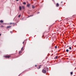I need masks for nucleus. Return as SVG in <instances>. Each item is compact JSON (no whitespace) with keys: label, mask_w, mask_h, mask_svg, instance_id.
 <instances>
[{"label":"nucleus","mask_w":76,"mask_h":76,"mask_svg":"<svg viewBox=\"0 0 76 76\" xmlns=\"http://www.w3.org/2000/svg\"><path fill=\"white\" fill-rule=\"evenodd\" d=\"M24 8H25V7L24 6H22L21 7V6H20L19 7L20 10H22V9H24Z\"/></svg>","instance_id":"nucleus-1"},{"label":"nucleus","mask_w":76,"mask_h":76,"mask_svg":"<svg viewBox=\"0 0 76 76\" xmlns=\"http://www.w3.org/2000/svg\"><path fill=\"white\" fill-rule=\"evenodd\" d=\"M42 72L44 73H45L46 72V71L45 70V69L44 68L42 70Z\"/></svg>","instance_id":"nucleus-2"},{"label":"nucleus","mask_w":76,"mask_h":76,"mask_svg":"<svg viewBox=\"0 0 76 76\" xmlns=\"http://www.w3.org/2000/svg\"><path fill=\"white\" fill-rule=\"evenodd\" d=\"M4 57L5 58H9L10 57V56H4Z\"/></svg>","instance_id":"nucleus-3"},{"label":"nucleus","mask_w":76,"mask_h":76,"mask_svg":"<svg viewBox=\"0 0 76 76\" xmlns=\"http://www.w3.org/2000/svg\"><path fill=\"white\" fill-rule=\"evenodd\" d=\"M56 7H58V6H59V4H58V3H57L56 4Z\"/></svg>","instance_id":"nucleus-4"},{"label":"nucleus","mask_w":76,"mask_h":76,"mask_svg":"<svg viewBox=\"0 0 76 76\" xmlns=\"http://www.w3.org/2000/svg\"><path fill=\"white\" fill-rule=\"evenodd\" d=\"M0 23H3V20H1L0 21Z\"/></svg>","instance_id":"nucleus-5"},{"label":"nucleus","mask_w":76,"mask_h":76,"mask_svg":"<svg viewBox=\"0 0 76 76\" xmlns=\"http://www.w3.org/2000/svg\"><path fill=\"white\" fill-rule=\"evenodd\" d=\"M41 66H39L38 67H37V69H40V68H41Z\"/></svg>","instance_id":"nucleus-6"},{"label":"nucleus","mask_w":76,"mask_h":76,"mask_svg":"<svg viewBox=\"0 0 76 76\" xmlns=\"http://www.w3.org/2000/svg\"><path fill=\"white\" fill-rule=\"evenodd\" d=\"M29 6H30V4H27V7H29Z\"/></svg>","instance_id":"nucleus-7"},{"label":"nucleus","mask_w":76,"mask_h":76,"mask_svg":"<svg viewBox=\"0 0 76 76\" xmlns=\"http://www.w3.org/2000/svg\"><path fill=\"white\" fill-rule=\"evenodd\" d=\"M69 50H72V48H71L70 47H69Z\"/></svg>","instance_id":"nucleus-8"},{"label":"nucleus","mask_w":76,"mask_h":76,"mask_svg":"<svg viewBox=\"0 0 76 76\" xmlns=\"http://www.w3.org/2000/svg\"><path fill=\"white\" fill-rule=\"evenodd\" d=\"M32 8H34V7H35V6H34L32 5Z\"/></svg>","instance_id":"nucleus-9"},{"label":"nucleus","mask_w":76,"mask_h":76,"mask_svg":"<svg viewBox=\"0 0 76 76\" xmlns=\"http://www.w3.org/2000/svg\"><path fill=\"white\" fill-rule=\"evenodd\" d=\"M66 52H69V50L67 49V50H66Z\"/></svg>","instance_id":"nucleus-10"},{"label":"nucleus","mask_w":76,"mask_h":76,"mask_svg":"<svg viewBox=\"0 0 76 76\" xmlns=\"http://www.w3.org/2000/svg\"><path fill=\"white\" fill-rule=\"evenodd\" d=\"M26 4V2H23V4H24V5Z\"/></svg>","instance_id":"nucleus-11"},{"label":"nucleus","mask_w":76,"mask_h":76,"mask_svg":"<svg viewBox=\"0 0 76 76\" xmlns=\"http://www.w3.org/2000/svg\"><path fill=\"white\" fill-rule=\"evenodd\" d=\"M10 28V26H8L7 27V28Z\"/></svg>","instance_id":"nucleus-12"},{"label":"nucleus","mask_w":76,"mask_h":76,"mask_svg":"<svg viewBox=\"0 0 76 76\" xmlns=\"http://www.w3.org/2000/svg\"><path fill=\"white\" fill-rule=\"evenodd\" d=\"M22 53V51H19V53Z\"/></svg>","instance_id":"nucleus-13"},{"label":"nucleus","mask_w":76,"mask_h":76,"mask_svg":"<svg viewBox=\"0 0 76 76\" xmlns=\"http://www.w3.org/2000/svg\"><path fill=\"white\" fill-rule=\"evenodd\" d=\"M71 75H73V72H71Z\"/></svg>","instance_id":"nucleus-14"},{"label":"nucleus","mask_w":76,"mask_h":76,"mask_svg":"<svg viewBox=\"0 0 76 76\" xmlns=\"http://www.w3.org/2000/svg\"><path fill=\"white\" fill-rule=\"evenodd\" d=\"M1 28H3V25H1Z\"/></svg>","instance_id":"nucleus-15"},{"label":"nucleus","mask_w":76,"mask_h":76,"mask_svg":"<svg viewBox=\"0 0 76 76\" xmlns=\"http://www.w3.org/2000/svg\"><path fill=\"white\" fill-rule=\"evenodd\" d=\"M20 16H21L20 15H19L18 16V18H20Z\"/></svg>","instance_id":"nucleus-16"},{"label":"nucleus","mask_w":76,"mask_h":76,"mask_svg":"<svg viewBox=\"0 0 76 76\" xmlns=\"http://www.w3.org/2000/svg\"><path fill=\"white\" fill-rule=\"evenodd\" d=\"M12 25L13 26H14L15 25V24L12 23Z\"/></svg>","instance_id":"nucleus-17"},{"label":"nucleus","mask_w":76,"mask_h":76,"mask_svg":"<svg viewBox=\"0 0 76 76\" xmlns=\"http://www.w3.org/2000/svg\"><path fill=\"white\" fill-rule=\"evenodd\" d=\"M55 48H57V47L56 46H55Z\"/></svg>","instance_id":"nucleus-18"},{"label":"nucleus","mask_w":76,"mask_h":76,"mask_svg":"<svg viewBox=\"0 0 76 76\" xmlns=\"http://www.w3.org/2000/svg\"><path fill=\"white\" fill-rule=\"evenodd\" d=\"M21 50H23V48H21Z\"/></svg>","instance_id":"nucleus-19"},{"label":"nucleus","mask_w":76,"mask_h":76,"mask_svg":"<svg viewBox=\"0 0 76 76\" xmlns=\"http://www.w3.org/2000/svg\"><path fill=\"white\" fill-rule=\"evenodd\" d=\"M56 58H57V56H56Z\"/></svg>","instance_id":"nucleus-20"},{"label":"nucleus","mask_w":76,"mask_h":76,"mask_svg":"<svg viewBox=\"0 0 76 76\" xmlns=\"http://www.w3.org/2000/svg\"><path fill=\"white\" fill-rule=\"evenodd\" d=\"M4 24H6V23H3V25H4Z\"/></svg>","instance_id":"nucleus-21"},{"label":"nucleus","mask_w":76,"mask_h":76,"mask_svg":"<svg viewBox=\"0 0 76 76\" xmlns=\"http://www.w3.org/2000/svg\"><path fill=\"white\" fill-rule=\"evenodd\" d=\"M16 1H19V0H16Z\"/></svg>","instance_id":"nucleus-22"},{"label":"nucleus","mask_w":76,"mask_h":76,"mask_svg":"<svg viewBox=\"0 0 76 76\" xmlns=\"http://www.w3.org/2000/svg\"><path fill=\"white\" fill-rule=\"evenodd\" d=\"M61 3H63V2L62 1V2H61Z\"/></svg>","instance_id":"nucleus-23"},{"label":"nucleus","mask_w":76,"mask_h":76,"mask_svg":"<svg viewBox=\"0 0 76 76\" xmlns=\"http://www.w3.org/2000/svg\"><path fill=\"white\" fill-rule=\"evenodd\" d=\"M0 36H1V34H0Z\"/></svg>","instance_id":"nucleus-24"},{"label":"nucleus","mask_w":76,"mask_h":76,"mask_svg":"<svg viewBox=\"0 0 76 76\" xmlns=\"http://www.w3.org/2000/svg\"><path fill=\"white\" fill-rule=\"evenodd\" d=\"M10 32H11V33H12V31H11Z\"/></svg>","instance_id":"nucleus-25"},{"label":"nucleus","mask_w":76,"mask_h":76,"mask_svg":"<svg viewBox=\"0 0 76 76\" xmlns=\"http://www.w3.org/2000/svg\"><path fill=\"white\" fill-rule=\"evenodd\" d=\"M24 43V42H23V44Z\"/></svg>","instance_id":"nucleus-26"},{"label":"nucleus","mask_w":76,"mask_h":76,"mask_svg":"<svg viewBox=\"0 0 76 76\" xmlns=\"http://www.w3.org/2000/svg\"><path fill=\"white\" fill-rule=\"evenodd\" d=\"M10 24H12V23H10Z\"/></svg>","instance_id":"nucleus-27"},{"label":"nucleus","mask_w":76,"mask_h":76,"mask_svg":"<svg viewBox=\"0 0 76 76\" xmlns=\"http://www.w3.org/2000/svg\"><path fill=\"white\" fill-rule=\"evenodd\" d=\"M36 66H37V65H35Z\"/></svg>","instance_id":"nucleus-28"}]
</instances>
